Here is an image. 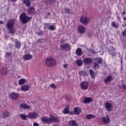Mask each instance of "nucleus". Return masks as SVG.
I'll return each mask as SVG.
<instances>
[{
    "instance_id": "aec40b11",
    "label": "nucleus",
    "mask_w": 126,
    "mask_h": 126,
    "mask_svg": "<svg viewBox=\"0 0 126 126\" xmlns=\"http://www.w3.org/2000/svg\"><path fill=\"white\" fill-rule=\"evenodd\" d=\"M23 3L25 4L26 6H28V7L31 6V2L30 1V0H23Z\"/></svg>"
},
{
    "instance_id": "f704fd0d",
    "label": "nucleus",
    "mask_w": 126,
    "mask_h": 126,
    "mask_svg": "<svg viewBox=\"0 0 126 126\" xmlns=\"http://www.w3.org/2000/svg\"><path fill=\"white\" fill-rule=\"evenodd\" d=\"M20 116L21 117V119H22L23 120H27V116L23 114H20Z\"/></svg>"
},
{
    "instance_id": "79ce46f5",
    "label": "nucleus",
    "mask_w": 126,
    "mask_h": 126,
    "mask_svg": "<svg viewBox=\"0 0 126 126\" xmlns=\"http://www.w3.org/2000/svg\"><path fill=\"white\" fill-rule=\"evenodd\" d=\"M65 99L66 100V101H70L71 98H70V95L67 94L65 96Z\"/></svg>"
},
{
    "instance_id": "1a4fd4ad",
    "label": "nucleus",
    "mask_w": 126,
    "mask_h": 126,
    "mask_svg": "<svg viewBox=\"0 0 126 126\" xmlns=\"http://www.w3.org/2000/svg\"><path fill=\"white\" fill-rule=\"evenodd\" d=\"M93 98L86 97L84 99L83 103H84V104H90V103H91V102H93Z\"/></svg>"
},
{
    "instance_id": "ea45409f",
    "label": "nucleus",
    "mask_w": 126,
    "mask_h": 126,
    "mask_svg": "<svg viewBox=\"0 0 126 126\" xmlns=\"http://www.w3.org/2000/svg\"><path fill=\"white\" fill-rule=\"evenodd\" d=\"M120 88L122 89H124V90H126V85L125 84H122L121 85L119 86Z\"/></svg>"
},
{
    "instance_id": "9b49d317",
    "label": "nucleus",
    "mask_w": 126,
    "mask_h": 126,
    "mask_svg": "<svg viewBox=\"0 0 126 126\" xmlns=\"http://www.w3.org/2000/svg\"><path fill=\"white\" fill-rule=\"evenodd\" d=\"M37 117H38V114L36 113H29L27 115V118H28L29 119H36Z\"/></svg>"
},
{
    "instance_id": "864d4df0",
    "label": "nucleus",
    "mask_w": 126,
    "mask_h": 126,
    "mask_svg": "<svg viewBox=\"0 0 126 126\" xmlns=\"http://www.w3.org/2000/svg\"><path fill=\"white\" fill-rule=\"evenodd\" d=\"M42 33H43V32H42V31L39 32L38 33V36H40V35H42Z\"/></svg>"
},
{
    "instance_id": "72a5a7b5",
    "label": "nucleus",
    "mask_w": 126,
    "mask_h": 126,
    "mask_svg": "<svg viewBox=\"0 0 126 126\" xmlns=\"http://www.w3.org/2000/svg\"><path fill=\"white\" fill-rule=\"evenodd\" d=\"M111 25L112 27H114L116 29H118V28H119V25H116V23L114 22H112Z\"/></svg>"
},
{
    "instance_id": "58836bf2",
    "label": "nucleus",
    "mask_w": 126,
    "mask_h": 126,
    "mask_svg": "<svg viewBox=\"0 0 126 126\" xmlns=\"http://www.w3.org/2000/svg\"><path fill=\"white\" fill-rule=\"evenodd\" d=\"M56 0H48V4H54L55 3Z\"/></svg>"
},
{
    "instance_id": "3c124183",
    "label": "nucleus",
    "mask_w": 126,
    "mask_h": 126,
    "mask_svg": "<svg viewBox=\"0 0 126 126\" xmlns=\"http://www.w3.org/2000/svg\"><path fill=\"white\" fill-rule=\"evenodd\" d=\"M87 34L89 35V37H91V35H92V32H88Z\"/></svg>"
},
{
    "instance_id": "69168bd1",
    "label": "nucleus",
    "mask_w": 126,
    "mask_h": 126,
    "mask_svg": "<svg viewBox=\"0 0 126 126\" xmlns=\"http://www.w3.org/2000/svg\"><path fill=\"white\" fill-rule=\"evenodd\" d=\"M53 126H56V125H53Z\"/></svg>"
},
{
    "instance_id": "a18cd8bd",
    "label": "nucleus",
    "mask_w": 126,
    "mask_h": 126,
    "mask_svg": "<svg viewBox=\"0 0 126 126\" xmlns=\"http://www.w3.org/2000/svg\"><path fill=\"white\" fill-rule=\"evenodd\" d=\"M68 114H69V115H74V114H75V113L74 112V111H69V112L68 113Z\"/></svg>"
},
{
    "instance_id": "49530a36",
    "label": "nucleus",
    "mask_w": 126,
    "mask_h": 126,
    "mask_svg": "<svg viewBox=\"0 0 126 126\" xmlns=\"http://www.w3.org/2000/svg\"><path fill=\"white\" fill-rule=\"evenodd\" d=\"M43 2L45 3V4H49V0H44Z\"/></svg>"
},
{
    "instance_id": "0eeeda50",
    "label": "nucleus",
    "mask_w": 126,
    "mask_h": 126,
    "mask_svg": "<svg viewBox=\"0 0 126 126\" xmlns=\"http://www.w3.org/2000/svg\"><path fill=\"white\" fill-rule=\"evenodd\" d=\"M88 82L86 81H83L81 83V88L82 90H87L88 88Z\"/></svg>"
},
{
    "instance_id": "39448f33",
    "label": "nucleus",
    "mask_w": 126,
    "mask_h": 126,
    "mask_svg": "<svg viewBox=\"0 0 126 126\" xmlns=\"http://www.w3.org/2000/svg\"><path fill=\"white\" fill-rule=\"evenodd\" d=\"M20 96L19 94L16 93H12L9 95V99L12 100H17Z\"/></svg>"
},
{
    "instance_id": "6ab92c4d",
    "label": "nucleus",
    "mask_w": 126,
    "mask_h": 126,
    "mask_svg": "<svg viewBox=\"0 0 126 126\" xmlns=\"http://www.w3.org/2000/svg\"><path fill=\"white\" fill-rule=\"evenodd\" d=\"M69 126H79V125L76 123V121L71 120L69 122Z\"/></svg>"
},
{
    "instance_id": "09e8293b",
    "label": "nucleus",
    "mask_w": 126,
    "mask_h": 126,
    "mask_svg": "<svg viewBox=\"0 0 126 126\" xmlns=\"http://www.w3.org/2000/svg\"><path fill=\"white\" fill-rule=\"evenodd\" d=\"M126 29L124 31H123V32H122L123 36H126Z\"/></svg>"
},
{
    "instance_id": "ddd939ff",
    "label": "nucleus",
    "mask_w": 126,
    "mask_h": 126,
    "mask_svg": "<svg viewBox=\"0 0 126 126\" xmlns=\"http://www.w3.org/2000/svg\"><path fill=\"white\" fill-rule=\"evenodd\" d=\"M105 107L108 112H112V104L110 102L105 103Z\"/></svg>"
},
{
    "instance_id": "4d7b16f0",
    "label": "nucleus",
    "mask_w": 126,
    "mask_h": 126,
    "mask_svg": "<svg viewBox=\"0 0 126 126\" xmlns=\"http://www.w3.org/2000/svg\"><path fill=\"white\" fill-rule=\"evenodd\" d=\"M117 19H118L119 20H121V18H120V16H118Z\"/></svg>"
},
{
    "instance_id": "9d476101",
    "label": "nucleus",
    "mask_w": 126,
    "mask_h": 126,
    "mask_svg": "<svg viewBox=\"0 0 126 126\" xmlns=\"http://www.w3.org/2000/svg\"><path fill=\"white\" fill-rule=\"evenodd\" d=\"M61 48L62 50H66L68 51V50H70V45L68 43L63 44L61 45Z\"/></svg>"
},
{
    "instance_id": "4468645a",
    "label": "nucleus",
    "mask_w": 126,
    "mask_h": 126,
    "mask_svg": "<svg viewBox=\"0 0 126 126\" xmlns=\"http://www.w3.org/2000/svg\"><path fill=\"white\" fill-rule=\"evenodd\" d=\"M78 32L80 34H83L85 33V27L83 26H80L78 27Z\"/></svg>"
},
{
    "instance_id": "bb28decb",
    "label": "nucleus",
    "mask_w": 126,
    "mask_h": 126,
    "mask_svg": "<svg viewBox=\"0 0 126 126\" xmlns=\"http://www.w3.org/2000/svg\"><path fill=\"white\" fill-rule=\"evenodd\" d=\"M79 74L80 76H81V75H83V76L86 75V76H88V74H87V72H86V70H84V71L81 70V71H80L79 72Z\"/></svg>"
},
{
    "instance_id": "f03ea898",
    "label": "nucleus",
    "mask_w": 126,
    "mask_h": 126,
    "mask_svg": "<svg viewBox=\"0 0 126 126\" xmlns=\"http://www.w3.org/2000/svg\"><path fill=\"white\" fill-rule=\"evenodd\" d=\"M14 24L15 21L13 19H10L8 21V23L6 24V28L9 31V34H13V35H14V33H15Z\"/></svg>"
},
{
    "instance_id": "5701e85b",
    "label": "nucleus",
    "mask_w": 126,
    "mask_h": 126,
    "mask_svg": "<svg viewBox=\"0 0 126 126\" xmlns=\"http://www.w3.org/2000/svg\"><path fill=\"white\" fill-rule=\"evenodd\" d=\"M96 116L93 114H88L86 116V119L87 120H92V119H95Z\"/></svg>"
},
{
    "instance_id": "cd10ccee",
    "label": "nucleus",
    "mask_w": 126,
    "mask_h": 126,
    "mask_svg": "<svg viewBox=\"0 0 126 126\" xmlns=\"http://www.w3.org/2000/svg\"><path fill=\"white\" fill-rule=\"evenodd\" d=\"M69 112V105H67L63 111V114H68Z\"/></svg>"
},
{
    "instance_id": "393cba45",
    "label": "nucleus",
    "mask_w": 126,
    "mask_h": 126,
    "mask_svg": "<svg viewBox=\"0 0 126 126\" xmlns=\"http://www.w3.org/2000/svg\"><path fill=\"white\" fill-rule=\"evenodd\" d=\"M76 54L77 56H82V50L81 48H78L76 51Z\"/></svg>"
},
{
    "instance_id": "f3484780",
    "label": "nucleus",
    "mask_w": 126,
    "mask_h": 126,
    "mask_svg": "<svg viewBox=\"0 0 126 126\" xmlns=\"http://www.w3.org/2000/svg\"><path fill=\"white\" fill-rule=\"evenodd\" d=\"M102 120L104 124H110V117L109 116L103 117L102 118Z\"/></svg>"
},
{
    "instance_id": "c756f323",
    "label": "nucleus",
    "mask_w": 126,
    "mask_h": 126,
    "mask_svg": "<svg viewBox=\"0 0 126 126\" xmlns=\"http://www.w3.org/2000/svg\"><path fill=\"white\" fill-rule=\"evenodd\" d=\"M19 85H23L24 83H26V80L25 79H21L18 82Z\"/></svg>"
},
{
    "instance_id": "052dcab7",
    "label": "nucleus",
    "mask_w": 126,
    "mask_h": 126,
    "mask_svg": "<svg viewBox=\"0 0 126 126\" xmlns=\"http://www.w3.org/2000/svg\"><path fill=\"white\" fill-rule=\"evenodd\" d=\"M48 15H50L51 14V13H48Z\"/></svg>"
},
{
    "instance_id": "6e6d98bb",
    "label": "nucleus",
    "mask_w": 126,
    "mask_h": 126,
    "mask_svg": "<svg viewBox=\"0 0 126 126\" xmlns=\"http://www.w3.org/2000/svg\"><path fill=\"white\" fill-rule=\"evenodd\" d=\"M12 2H15V1H17V0H10Z\"/></svg>"
},
{
    "instance_id": "bf43d9fd",
    "label": "nucleus",
    "mask_w": 126,
    "mask_h": 126,
    "mask_svg": "<svg viewBox=\"0 0 126 126\" xmlns=\"http://www.w3.org/2000/svg\"><path fill=\"white\" fill-rule=\"evenodd\" d=\"M124 20H126V17L124 18Z\"/></svg>"
},
{
    "instance_id": "c03bdc74",
    "label": "nucleus",
    "mask_w": 126,
    "mask_h": 126,
    "mask_svg": "<svg viewBox=\"0 0 126 126\" xmlns=\"http://www.w3.org/2000/svg\"><path fill=\"white\" fill-rule=\"evenodd\" d=\"M94 68H96L97 66H99V64H98V63H94Z\"/></svg>"
},
{
    "instance_id": "b1692460",
    "label": "nucleus",
    "mask_w": 126,
    "mask_h": 126,
    "mask_svg": "<svg viewBox=\"0 0 126 126\" xmlns=\"http://www.w3.org/2000/svg\"><path fill=\"white\" fill-rule=\"evenodd\" d=\"M20 108H21L22 109H30V106L26 104H24V103H22L20 105Z\"/></svg>"
},
{
    "instance_id": "4c0bfd02",
    "label": "nucleus",
    "mask_w": 126,
    "mask_h": 126,
    "mask_svg": "<svg viewBox=\"0 0 126 126\" xmlns=\"http://www.w3.org/2000/svg\"><path fill=\"white\" fill-rule=\"evenodd\" d=\"M90 74L92 77H94L95 76V74L94 73V71H93V70L90 69Z\"/></svg>"
},
{
    "instance_id": "e433bc0d",
    "label": "nucleus",
    "mask_w": 126,
    "mask_h": 126,
    "mask_svg": "<svg viewBox=\"0 0 126 126\" xmlns=\"http://www.w3.org/2000/svg\"><path fill=\"white\" fill-rule=\"evenodd\" d=\"M49 30H51V31H54V30H56V27L54 26H50L48 28Z\"/></svg>"
},
{
    "instance_id": "0e129e2a",
    "label": "nucleus",
    "mask_w": 126,
    "mask_h": 126,
    "mask_svg": "<svg viewBox=\"0 0 126 126\" xmlns=\"http://www.w3.org/2000/svg\"><path fill=\"white\" fill-rule=\"evenodd\" d=\"M125 26H126V23L125 24Z\"/></svg>"
},
{
    "instance_id": "7ed1b4c3",
    "label": "nucleus",
    "mask_w": 126,
    "mask_h": 126,
    "mask_svg": "<svg viewBox=\"0 0 126 126\" xmlns=\"http://www.w3.org/2000/svg\"><path fill=\"white\" fill-rule=\"evenodd\" d=\"M32 19V17L27 16V14L25 13H22L20 15V20L23 24H26Z\"/></svg>"
},
{
    "instance_id": "a19ab883",
    "label": "nucleus",
    "mask_w": 126,
    "mask_h": 126,
    "mask_svg": "<svg viewBox=\"0 0 126 126\" xmlns=\"http://www.w3.org/2000/svg\"><path fill=\"white\" fill-rule=\"evenodd\" d=\"M50 86L51 88H53V89H57V86L55 84H51L50 85Z\"/></svg>"
},
{
    "instance_id": "de8ad7c7",
    "label": "nucleus",
    "mask_w": 126,
    "mask_h": 126,
    "mask_svg": "<svg viewBox=\"0 0 126 126\" xmlns=\"http://www.w3.org/2000/svg\"><path fill=\"white\" fill-rule=\"evenodd\" d=\"M65 13H69V9H65Z\"/></svg>"
},
{
    "instance_id": "c9c22d12",
    "label": "nucleus",
    "mask_w": 126,
    "mask_h": 126,
    "mask_svg": "<svg viewBox=\"0 0 126 126\" xmlns=\"http://www.w3.org/2000/svg\"><path fill=\"white\" fill-rule=\"evenodd\" d=\"M12 55V53H11V52H6L5 54V56L6 58H9L10 57H11Z\"/></svg>"
},
{
    "instance_id": "2eb2a0df",
    "label": "nucleus",
    "mask_w": 126,
    "mask_h": 126,
    "mask_svg": "<svg viewBox=\"0 0 126 126\" xmlns=\"http://www.w3.org/2000/svg\"><path fill=\"white\" fill-rule=\"evenodd\" d=\"M33 58V56L31 54H26L23 57V59L24 61H28L29 60H31Z\"/></svg>"
},
{
    "instance_id": "412c9836",
    "label": "nucleus",
    "mask_w": 126,
    "mask_h": 126,
    "mask_svg": "<svg viewBox=\"0 0 126 126\" xmlns=\"http://www.w3.org/2000/svg\"><path fill=\"white\" fill-rule=\"evenodd\" d=\"M109 52L110 55H111V56H113V57H115L116 56V52H115V48H114V47H112L110 48Z\"/></svg>"
},
{
    "instance_id": "13d9d810",
    "label": "nucleus",
    "mask_w": 126,
    "mask_h": 126,
    "mask_svg": "<svg viewBox=\"0 0 126 126\" xmlns=\"http://www.w3.org/2000/svg\"><path fill=\"white\" fill-rule=\"evenodd\" d=\"M126 13V12L125 11H123V13L122 14H125Z\"/></svg>"
},
{
    "instance_id": "473e14b6",
    "label": "nucleus",
    "mask_w": 126,
    "mask_h": 126,
    "mask_svg": "<svg viewBox=\"0 0 126 126\" xmlns=\"http://www.w3.org/2000/svg\"><path fill=\"white\" fill-rule=\"evenodd\" d=\"M95 62L100 64L103 63V60L101 58H95Z\"/></svg>"
},
{
    "instance_id": "423d86ee",
    "label": "nucleus",
    "mask_w": 126,
    "mask_h": 126,
    "mask_svg": "<svg viewBox=\"0 0 126 126\" xmlns=\"http://www.w3.org/2000/svg\"><path fill=\"white\" fill-rule=\"evenodd\" d=\"M80 21L81 23L84 24V25H88V23H89V20L87 19V17L82 16L80 19Z\"/></svg>"
},
{
    "instance_id": "f257e3e1",
    "label": "nucleus",
    "mask_w": 126,
    "mask_h": 126,
    "mask_svg": "<svg viewBox=\"0 0 126 126\" xmlns=\"http://www.w3.org/2000/svg\"><path fill=\"white\" fill-rule=\"evenodd\" d=\"M41 120L43 123H45V124L59 123L60 122V120L58 118L52 115H50L49 118L48 117H43L41 118Z\"/></svg>"
},
{
    "instance_id": "dca6fc26",
    "label": "nucleus",
    "mask_w": 126,
    "mask_h": 126,
    "mask_svg": "<svg viewBox=\"0 0 126 126\" xmlns=\"http://www.w3.org/2000/svg\"><path fill=\"white\" fill-rule=\"evenodd\" d=\"M112 79H113V77L112 76H108L107 77L104 78V83L107 84V83H109L112 81Z\"/></svg>"
},
{
    "instance_id": "20e7f679",
    "label": "nucleus",
    "mask_w": 126,
    "mask_h": 126,
    "mask_svg": "<svg viewBox=\"0 0 126 126\" xmlns=\"http://www.w3.org/2000/svg\"><path fill=\"white\" fill-rule=\"evenodd\" d=\"M45 64L50 67L56 65V61L52 57H49L46 60Z\"/></svg>"
},
{
    "instance_id": "a211bd4d",
    "label": "nucleus",
    "mask_w": 126,
    "mask_h": 126,
    "mask_svg": "<svg viewBox=\"0 0 126 126\" xmlns=\"http://www.w3.org/2000/svg\"><path fill=\"white\" fill-rule=\"evenodd\" d=\"M30 88V87H29V86L27 85H23L21 87V90L22 91H28Z\"/></svg>"
},
{
    "instance_id": "7c9ffc66",
    "label": "nucleus",
    "mask_w": 126,
    "mask_h": 126,
    "mask_svg": "<svg viewBox=\"0 0 126 126\" xmlns=\"http://www.w3.org/2000/svg\"><path fill=\"white\" fill-rule=\"evenodd\" d=\"M3 116L4 119H6V118H8V117H9V113H8V111H4L3 113Z\"/></svg>"
},
{
    "instance_id": "680f3d73",
    "label": "nucleus",
    "mask_w": 126,
    "mask_h": 126,
    "mask_svg": "<svg viewBox=\"0 0 126 126\" xmlns=\"http://www.w3.org/2000/svg\"><path fill=\"white\" fill-rule=\"evenodd\" d=\"M45 25H50V24H45Z\"/></svg>"
},
{
    "instance_id": "c85d7f7f",
    "label": "nucleus",
    "mask_w": 126,
    "mask_h": 126,
    "mask_svg": "<svg viewBox=\"0 0 126 126\" xmlns=\"http://www.w3.org/2000/svg\"><path fill=\"white\" fill-rule=\"evenodd\" d=\"M76 63L78 66H82L83 65V61H82L81 60H77Z\"/></svg>"
},
{
    "instance_id": "5fc2aeb1",
    "label": "nucleus",
    "mask_w": 126,
    "mask_h": 126,
    "mask_svg": "<svg viewBox=\"0 0 126 126\" xmlns=\"http://www.w3.org/2000/svg\"><path fill=\"white\" fill-rule=\"evenodd\" d=\"M0 24H4V22H3L2 21H0Z\"/></svg>"
},
{
    "instance_id": "4be33fe9",
    "label": "nucleus",
    "mask_w": 126,
    "mask_h": 126,
    "mask_svg": "<svg viewBox=\"0 0 126 126\" xmlns=\"http://www.w3.org/2000/svg\"><path fill=\"white\" fill-rule=\"evenodd\" d=\"M74 112L75 113V115H79L81 112V109L79 107H76L74 109Z\"/></svg>"
},
{
    "instance_id": "8fccbe9b",
    "label": "nucleus",
    "mask_w": 126,
    "mask_h": 126,
    "mask_svg": "<svg viewBox=\"0 0 126 126\" xmlns=\"http://www.w3.org/2000/svg\"><path fill=\"white\" fill-rule=\"evenodd\" d=\"M67 66H68V64H65L63 65V67H64V68H67Z\"/></svg>"
},
{
    "instance_id": "e2e57ef3",
    "label": "nucleus",
    "mask_w": 126,
    "mask_h": 126,
    "mask_svg": "<svg viewBox=\"0 0 126 126\" xmlns=\"http://www.w3.org/2000/svg\"><path fill=\"white\" fill-rule=\"evenodd\" d=\"M33 0V1H35V0Z\"/></svg>"
},
{
    "instance_id": "f8f14e48",
    "label": "nucleus",
    "mask_w": 126,
    "mask_h": 126,
    "mask_svg": "<svg viewBox=\"0 0 126 126\" xmlns=\"http://www.w3.org/2000/svg\"><path fill=\"white\" fill-rule=\"evenodd\" d=\"M93 62V59L92 58H85L83 59V62L86 64H89Z\"/></svg>"
},
{
    "instance_id": "a878e982",
    "label": "nucleus",
    "mask_w": 126,
    "mask_h": 126,
    "mask_svg": "<svg viewBox=\"0 0 126 126\" xmlns=\"http://www.w3.org/2000/svg\"><path fill=\"white\" fill-rule=\"evenodd\" d=\"M0 72L2 75H5L7 73V69L6 68H3L1 69Z\"/></svg>"
},
{
    "instance_id": "6e6552de",
    "label": "nucleus",
    "mask_w": 126,
    "mask_h": 126,
    "mask_svg": "<svg viewBox=\"0 0 126 126\" xmlns=\"http://www.w3.org/2000/svg\"><path fill=\"white\" fill-rule=\"evenodd\" d=\"M28 12L31 15H35V14H36V10H35V8L33 6H31L28 9Z\"/></svg>"
},
{
    "instance_id": "37998d69",
    "label": "nucleus",
    "mask_w": 126,
    "mask_h": 126,
    "mask_svg": "<svg viewBox=\"0 0 126 126\" xmlns=\"http://www.w3.org/2000/svg\"><path fill=\"white\" fill-rule=\"evenodd\" d=\"M43 41H44V39H38L36 42H38L39 44H41V43H43Z\"/></svg>"
},
{
    "instance_id": "603ef678",
    "label": "nucleus",
    "mask_w": 126,
    "mask_h": 126,
    "mask_svg": "<svg viewBox=\"0 0 126 126\" xmlns=\"http://www.w3.org/2000/svg\"><path fill=\"white\" fill-rule=\"evenodd\" d=\"M33 126H39V124L36 123H33Z\"/></svg>"
},
{
    "instance_id": "2f4dec72",
    "label": "nucleus",
    "mask_w": 126,
    "mask_h": 126,
    "mask_svg": "<svg viewBox=\"0 0 126 126\" xmlns=\"http://www.w3.org/2000/svg\"><path fill=\"white\" fill-rule=\"evenodd\" d=\"M15 47L16 48H17V49H19V48L21 47V44L19 41H16Z\"/></svg>"
}]
</instances>
